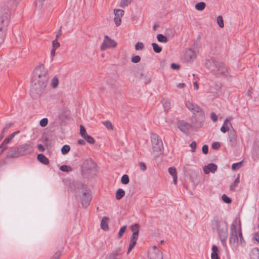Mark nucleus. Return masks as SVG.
<instances>
[{"instance_id": "55", "label": "nucleus", "mask_w": 259, "mask_h": 259, "mask_svg": "<svg viewBox=\"0 0 259 259\" xmlns=\"http://www.w3.org/2000/svg\"><path fill=\"white\" fill-rule=\"evenodd\" d=\"M139 166H140V169L142 171H145L146 169V168H147L146 165H145V164L144 162H140L139 163Z\"/></svg>"}, {"instance_id": "49", "label": "nucleus", "mask_w": 259, "mask_h": 259, "mask_svg": "<svg viewBox=\"0 0 259 259\" xmlns=\"http://www.w3.org/2000/svg\"><path fill=\"white\" fill-rule=\"evenodd\" d=\"M131 60H132V62H133L134 63H137L140 61L141 57L138 55H136V56L133 57L131 59Z\"/></svg>"}, {"instance_id": "10", "label": "nucleus", "mask_w": 259, "mask_h": 259, "mask_svg": "<svg viewBox=\"0 0 259 259\" xmlns=\"http://www.w3.org/2000/svg\"><path fill=\"white\" fill-rule=\"evenodd\" d=\"M149 259H163L162 252L156 246H153L149 250Z\"/></svg>"}, {"instance_id": "3", "label": "nucleus", "mask_w": 259, "mask_h": 259, "mask_svg": "<svg viewBox=\"0 0 259 259\" xmlns=\"http://www.w3.org/2000/svg\"><path fill=\"white\" fill-rule=\"evenodd\" d=\"M205 65L212 73L217 76L226 75L227 73V68L220 61L213 59L207 60L206 61Z\"/></svg>"}, {"instance_id": "28", "label": "nucleus", "mask_w": 259, "mask_h": 259, "mask_svg": "<svg viewBox=\"0 0 259 259\" xmlns=\"http://www.w3.org/2000/svg\"><path fill=\"white\" fill-rule=\"evenodd\" d=\"M93 164V161L91 159H89L86 160L83 163V166L84 168L86 169H90V167L89 165H92Z\"/></svg>"}, {"instance_id": "30", "label": "nucleus", "mask_w": 259, "mask_h": 259, "mask_svg": "<svg viewBox=\"0 0 259 259\" xmlns=\"http://www.w3.org/2000/svg\"><path fill=\"white\" fill-rule=\"evenodd\" d=\"M169 174L172 177H176L177 176L176 168L175 167H170L168 169Z\"/></svg>"}, {"instance_id": "41", "label": "nucleus", "mask_w": 259, "mask_h": 259, "mask_svg": "<svg viewBox=\"0 0 259 259\" xmlns=\"http://www.w3.org/2000/svg\"><path fill=\"white\" fill-rule=\"evenodd\" d=\"M83 139H85L90 144H94L95 142L94 138L88 135H87L85 136H84Z\"/></svg>"}, {"instance_id": "20", "label": "nucleus", "mask_w": 259, "mask_h": 259, "mask_svg": "<svg viewBox=\"0 0 259 259\" xmlns=\"http://www.w3.org/2000/svg\"><path fill=\"white\" fill-rule=\"evenodd\" d=\"M108 221L109 219L106 217H104L101 222V228L104 230H107L108 229Z\"/></svg>"}, {"instance_id": "24", "label": "nucleus", "mask_w": 259, "mask_h": 259, "mask_svg": "<svg viewBox=\"0 0 259 259\" xmlns=\"http://www.w3.org/2000/svg\"><path fill=\"white\" fill-rule=\"evenodd\" d=\"M240 182L239 176H238L236 179L235 180L234 183L232 184L230 186V190L231 191H234L236 188L237 187L238 184Z\"/></svg>"}, {"instance_id": "12", "label": "nucleus", "mask_w": 259, "mask_h": 259, "mask_svg": "<svg viewBox=\"0 0 259 259\" xmlns=\"http://www.w3.org/2000/svg\"><path fill=\"white\" fill-rule=\"evenodd\" d=\"M178 126L180 130L186 134L189 133L190 130L192 127L190 123L184 120H180L178 123Z\"/></svg>"}, {"instance_id": "50", "label": "nucleus", "mask_w": 259, "mask_h": 259, "mask_svg": "<svg viewBox=\"0 0 259 259\" xmlns=\"http://www.w3.org/2000/svg\"><path fill=\"white\" fill-rule=\"evenodd\" d=\"M222 200L227 203H230L231 202V199L228 197L226 194H223L222 196Z\"/></svg>"}, {"instance_id": "35", "label": "nucleus", "mask_w": 259, "mask_h": 259, "mask_svg": "<svg viewBox=\"0 0 259 259\" xmlns=\"http://www.w3.org/2000/svg\"><path fill=\"white\" fill-rule=\"evenodd\" d=\"M102 124L108 130H112L113 128L112 123L109 120L102 122Z\"/></svg>"}, {"instance_id": "15", "label": "nucleus", "mask_w": 259, "mask_h": 259, "mask_svg": "<svg viewBox=\"0 0 259 259\" xmlns=\"http://www.w3.org/2000/svg\"><path fill=\"white\" fill-rule=\"evenodd\" d=\"M232 119V117H229L225 120L223 125L221 127V129H220L222 133H225L229 131L230 127L233 128L232 124L230 122V121Z\"/></svg>"}, {"instance_id": "22", "label": "nucleus", "mask_w": 259, "mask_h": 259, "mask_svg": "<svg viewBox=\"0 0 259 259\" xmlns=\"http://www.w3.org/2000/svg\"><path fill=\"white\" fill-rule=\"evenodd\" d=\"M124 191L122 189H118L116 192V198L117 200H120L124 196Z\"/></svg>"}, {"instance_id": "17", "label": "nucleus", "mask_w": 259, "mask_h": 259, "mask_svg": "<svg viewBox=\"0 0 259 259\" xmlns=\"http://www.w3.org/2000/svg\"><path fill=\"white\" fill-rule=\"evenodd\" d=\"M218 166L215 164L211 163L203 167V171L205 174H208L211 172L214 173L217 169Z\"/></svg>"}, {"instance_id": "59", "label": "nucleus", "mask_w": 259, "mask_h": 259, "mask_svg": "<svg viewBox=\"0 0 259 259\" xmlns=\"http://www.w3.org/2000/svg\"><path fill=\"white\" fill-rule=\"evenodd\" d=\"M202 150L203 153L206 154L208 153V147L206 145H204L202 146Z\"/></svg>"}, {"instance_id": "44", "label": "nucleus", "mask_w": 259, "mask_h": 259, "mask_svg": "<svg viewBox=\"0 0 259 259\" xmlns=\"http://www.w3.org/2000/svg\"><path fill=\"white\" fill-rule=\"evenodd\" d=\"M252 239L254 243H259V232H255L254 234Z\"/></svg>"}, {"instance_id": "53", "label": "nucleus", "mask_w": 259, "mask_h": 259, "mask_svg": "<svg viewBox=\"0 0 259 259\" xmlns=\"http://www.w3.org/2000/svg\"><path fill=\"white\" fill-rule=\"evenodd\" d=\"M210 117H211L212 120L214 122H217V121L218 120V116L217 115V114L215 113L212 112L210 114Z\"/></svg>"}, {"instance_id": "18", "label": "nucleus", "mask_w": 259, "mask_h": 259, "mask_svg": "<svg viewBox=\"0 0 259 259\" xmlns=\"http://www.w3.org/2000/svg\"><path fill=\"white\" fill-rule=\"evenodd\" d=\"M228 136L229 145L231 146H233L235 144L237 138L236 133L235 131L233 129L232 130H231L228 134Z\"/></svg>"}, {"instance_id": "64", "label": "nucleus", "mask_w": 259, "mask_h": 259, "mask_svg": "<svg viewBox=\"0 0 259 259\" xmlns=\"http://www.w3.org/2000/svg\"><path fill=\"white\" fill-rule=\"evenodd\" d=\"M108 259H118L116 254H111Z\"/></svg>"}, {"instance_id": "8", "label": "nucleus", "mask_w": 259, "mask_h": 259, "mask_svg": "<svg viewBox=\"0 0 259 259\" xmlns=\"http://www.w3.org/2000/svg\"><path fill=\"white\" fill-rule=\"evenodd\" d=\"M151 140L153 152H160L163 144L159 136L156 134H153L151 135Z\"/></svg>"}, {"instance_id": "40", "label": "nucleus", "mask_w": 259, "mask_h": 259, "mask_svg": "<svg viewBox=\"0 0 259 259\" xmlns=\"http://www.w3.org/2000/svg\"><path fill=\"white\" fill-rule=\"evenodd\" d=\"M9 143L6 142V141L4 140L3 143L0 145V154L3 152V151L7 148V144Z\"/></svg>"}, {"instance_id": "2", "label": "nucleus", "mask_w": 259, "mask_h": 259, "mask_svg": "<svg viewBox=\"0 0 259 259\" xmlns=\"http://www.w3.org/2000/svg\"><path fill=\"white\" fill-rule=\"evenodd\" d=\"M229 243L231 245L236 246L245 245V242L242 235L240 220H234L230 226Z\"/></svg>"}, {"instance_id": "4", "label": "nucleus", "mask_w": 259, "mask_h": 259, "mask_svg": "<svg viewBox=\"0 0 259 259\" xmlns=\"http://www.w3.org/2000/svg\"><path fill=\"white\" fill-rule=\"evenodd\" d=\"M216 226L218 235L222 245L226 247L228 235V224L226 221L221 220L217 222Z\"/></svg>"}, {"instance_id": "39", "label": "nucleus", "mask_w": 259, "mask_h": 259, "mask_svg": "<svg viewBox=\"0 0 259 259\" xmlns=\"http://www.w3.org/2000/svg\"><path fill=\"white\" fill-rule=\"evenodd\" d=\"M217 23H218L219 26L221 28H223L224 26V21H223V18L222 16H218L217 17Z\"/></svg>"}, {"instance_id": "5", "label": "nucleus", "mask_w": 259, "mask_h": 259, "mask_svg": "<svg viewBox=\"0 0 259 259\" xmlns=\"http://www.w3.org/2000/svg\"><path fill=\"white\" fill-rule=\"evenodd\" d=\"M10 12L9 9L2 8L0 13V29L7 30L10 20Z\"/></svg>"}, {"instance_id": "21", "label": "nucleus", "mask_w": 259, "mask_h": 259, "mask_svg": "<svg viewBox=\"0 0 259 259\" xmlns=\"http://www.w3.org/2000/svg\"><path fill=\"white\" fill-rule=\"evenodd\" d=\"M37 158L39 162L44 164H48L49 163V160L47 157L42 154H38Z\"/></svg>"}, {"instance_id": "25", "label": "nucleus", "mask_w": 259, "mask_h": 259, "mask_svg": "<svg viewBox=\"0 0 259 259\" xmlns=\"http://www.w3.org/2000/svg\"><path fill=\"white\" fill-rule=\"evenodd\" d=\"M157 38L158 41L162 43H166L168 41L167 38L162 34H158L157 35Z\"/></svg>"}, {"instance_id": "52", "label": "nucleus", "mask_w": 259, "mask_h": 259, "mask_svg": "<svg viewBox=\"0 0 259 259\" xmlns=\"http://www.w3.org/2000/svg\"><path fill=\"white\" fill-rule=\"evenodd\" d=\"M144 48V44L142 42H138L135 45L136 50H141Z\"/></svg>"}, {"instance_id": "9", "label": "nucleus", "mask_w": 259, "mask_h": 259, "mask_svg": "<svg viewBox=\"0 0 259 259\" xmlns=\"http://www.w3.org/2000/svg\"><path fill=\"white\" fill-rule=\"evenodd\" d=\"M116 45V42L113 39L110 38L108 35H105L103 42L101 45V49L105 50L108 48H114Z\"/></svg>"}, {"instance_id": "27", "label": "nucleus", "mask_w": 259, "mask_h": 259, "mask_svg": "<svg viewBox=\"0 0 259 259\" xmlns=\"http://www.w3.org/2000/svg\"><path fill=\"white\" fill-rule=\"evenodd\" d=\"M59 83L58 78L56 76H54L51 80V84L53 88H56Z\"/></svg>"}, {"instance_id": "13", "label": "nucleus", "mask_w": 259, "mask_h": 259, "mask_svg": "<svg viewBox=\"0 0 259 259\" xmlns=\"http://www.w3.org/2000/svg\"><path fill=\"white\" fill-rule=\"evenodd\" d=\"M196 57V54L195 52L190 49L185 52L184 60L187 62H192Z\"/></svg>"}, {"instance_id": "60", "label": "nucleus", "mask_w": 259, "mask_h": 259, "mask_svg": "<svg viewBox=\"0 0 259 259\" xmlns=\"http://www.w3.org/2000/svg\"><path fill=\"white\" fill-rule=\"evenodd\" d=\"M61 255V251H57L54 255L52 259H59Z\"/></svg>"}, {"instance_id": "57", "label": "nucleus", "mask_w": 259, "mask_h": 259, "mask_svg": "<svg viewBox=\"0 0 259 259\" xmlns=\"http://www.w3.org/2000/svg\"><path fill=\"white\" fill-rule=\"evenodd\" d=\"M9 129V127H5L2 132H1V136H0V139H3L4 137V134L6 132H7Z\"/></svg>"}, {"instance_id": "63", "label": "nucleus", "mask_w": 259, "mask_h": 259, "mask_svg": "<svg viewBox=\"0 0 259 259\" xmlns=\"http://www.w3.org/2000/svg\"><path fill=\"white\" fill-rule=\"evenodd\" d=\"M56 49H54L53 48H52L51 51V53H50V55H51V57L52 58V60H53V57L55 56V51H56Z\"/></svg>"}, {"instance_id": "31", "label": "nucleus", "mask_w": 259, "mask_h": 259, "mask_svg": "<svg viewBox=\"0 0 259 259\" xmlns=\"http://www.w3.org/2000/svg\"><path fill=\"white\" fill-rule=\"evenodd\" d=\"M60 169L62 171H65V172H69V171H72V170L71 166L66 165H61L60 167Z\"/></svg>"}, {"instance_id": "48", "label": "nucleus", "mask_w": 259, "mask_h": 259, "mask_svg": "<svg viewBox=\"0 0 259 259\" xmlns=\"http://www.w3.org/2000/svg\"><path fill=\"white\" fill-rule=\"evenodd\" d=\"M126 229V226H123L120 228L119 231L118 232V234L119 238H120L122 236V235L125 231Z\"/></svg>"}, {"instance_id": "6", "label": "nucleus", "mask_w": 259, "mask_h": 259, "mask_svg": "<svg viewBox=\"0 0 259 259\" xmlns=\"http://www.w3.org/2000/svg\"><path fill=\"white\" fill-rule=\"evenodd\" d=\"M185 104L187 109L194 115L196 116L198 115L203 117V111L202 109L197 104H195L189 100L186 101Z\"/></svg>"}, {"instance_id": "7", "label": "nucleus", "mask_w": 259, "mask_h": 259, "mask_svg": "<svg viewBox=\"0 0 259 259\" xmlns=\"http://www.w3.org/2000/svg\"><path fill=\"white\" fill-rule=\"evenodd\" d=\"M82 194L80 196L82 205L83 207H87L90 203L92 199V195L90 192L87 189L85 186H82L81 188Z\"/></svg>"}, {"instance_id": "23", "label": "nucleus", "mask_w": 259, "mask_h": 259, "mask_svg": "<svg viewBox=\"0 0 259 259\" xmlns=\"http://www.w3.org/2000/svg\"><path fill=\"white\" fill-rule=\"evenodd\" d=\"M206 7V4L205 3L201 2L198 3H197L195 6V8L198 11H203Z\"/></svg>"}, {"instance_id": "46", "label": "nucleus", "mask_w": 259, "mask_h": 259, "mask_svg": "<svg viewBox=\"0 0 259 259\" xmlns=\"http://www.w3.org/2000/svg\"><path fill=\"white\" fill-rule=\"evenodd\" d=\"M48 123V120L47 118H44L40 120L39 124L41 127H45L47 125Z\"/></svg>"}, {"instance_id": "42", "label": "nucleus", "mask_w": 259, "mask_h": 259, "mask_svg": "<svg viewBox=\"0 0 259 259\" xmlns=\"http://www.w3.org/2000/svg\"><path fill=\"white\" fill-rule=\"evenodd\" d=\"M45 1L46 0H35V3L36 6L39 9H41Z\"/></svg>"}, {"instance_id": "54", "label": "nucleus", "mask_w": 259, "mask_h": 259, "mask_svg": "<svg viewBox=\"0 0 259 259\" xmlns=\"http://www.w3.org/2000/svg\"><path fill=\"white\" fill-rule=\"evenodd\" d=\"M139 236L138 233H133L131 240L137 242Z\"/></svg>"}, {"instance_id": "19", "label": "nucleus", "mask_w": 259, "mask_h": 259, "mask_svg": "<svg viewBox=\"0 0 259 259\" xmlns=\"http://www.w3.org/2000/svg\"><path fill=\"white\" fill-rule=\"evenodd\" d=\"M212 252L211 253V259H220L219 256V250L218 247L215 245H213L211 247Z\"/></svg>"}, {"instance_id": "36", "label": "nucleus", "mask_w": 259, "mask_h": 259, "mask_svg": "<svg viewBox=\"0 0 259 259\" xmlns=\"http://www.w3.org/2000/svg\"><path fill=\"white\" fill-rule=\"evenodd\" d=\"M152 46L153 49L155 52L157 53L161 52V51L162 50V48L160 47H159L157 44L152 43Z\"/></svg>"}, {"instance_id": "11", "label": "nucleus", "mask_w": 259, "mask_h": 259, "mask_svg": "<svg viewBox=\"0 0 259 259\" xmlns=\"http://www.w3.org/2000/svg\"><path fill=\"white\" fill-rule=\"evenodd\" d=\"M22 156L31 153L33 151V145L30 142L19 146Z\"/></svg>"}, {"instance_id": "26", "label": "nucleus", "mask_w": 259, "mask_h": 259, "mask_svg": "<svg viewBox=\"0 0 259 259\" xmlns=\"http://www.w3.org/2000/svg\"><path fill=\"white\" fill-rule=\"evenodd\" d=\"M162 104L164 107V110L167 111L170 107L171 103L169 100H163L162 101Z\"/></svg>"}, {"instance_id": "47", "label": "nucleus", "mask_w": 259, "mask_h": 259, "mask_svg": "<svg viewBox=\"0 0 259 259\" xmlns=\"http://www.w3.org/2000/svg\"><path fill=\"white\" fill-rule=\"evenodd\" d=\"M80 134L82 138L88 135L85 129L82 125H80Z\"/></svg>"}, {"instance_id": "43", "label": "nucleus", "mask_w": 259, "mask_h": 259, "mask_svg": "<svg viewBox=\"0 0 259 259\" xmlns=\"http://www.w3.org/2000/svg\"><path fill=\"white\" fill-rule=\"evenodd\" d=\"M131 230L133 233L139 234V226L138 224H135L131 227Z\"/></svg>"}, {"instance_id": "1", "label": "nucleus", "mask_w": 259, "mask_h": 259, "mask_svg": "<svg viewBox=\"0 0 259 259\" xmlns=\"http://www.w3.org/2000/svg\"><path fill=\"white\" fill-rule=\"evenodd\" d=\"M49 76L44 65L35 68L31 80L30 94L33 98H37L45 91L48 84Z\"/></svg>"}, {"instance_id": "34", "label": "nucleus", "mask_w": 259, "mask_h": 259, "mask_svg": "<svg viewBox=\"0 0 259 259\" xmlns=\"http://www.w3.org/2000/svg\"><path fill=\"white\" fill-rule=\"evenodd\" d=\"M6 31L7 30L0 29V45L4 41Z\"/></svg>"}, {"instance_id": "32", "label": "nucleus", "mask_w": 259, "mask_h": 259, "mask_svg": "<svg viewBox=\"0 0 259 259\" xmlns=\"http://www.w3.org/2000/svg\"><path fill=\"white\" fill-rule=\"evenodd\" d=\"M132 1L133 0H121L120 6L122 8L127 7L132 3Z\"/></svg>"}, {"instance_id": "14", "label": "nucleus", "mask_w": 259, "mask_h": 259, "mask_svg": "<svg viewBox=\"0 0 259 259\" xmlns=\"http://www.w3.org/2000/svg\"><path fill=\"white\" fill-rule=\"evenodd\" d=\"M114 21L115 25L118 26L121 22V18L124 15V11L121 9H115L114 10Z\"/></svg>"}, {"instance_id": "61", "label": "nucleus", "mask_w": 259, "mask_h": 259, "mask_svg": "<svg viewBox=\"0 0 259 259\" xmlns=\"http://www.w3.org/2000/svg\"><path fill=\"white\" fill-rule=\"evenodd\" d=\"M37 147L40 151L44 152L45 150L44 146L42 144H38Z\"/></svg>"}, {"instance_id": "16", "label": "nucleus", "mask_w": 259, "mask_h": 259, "mask_svg": "<svg viewBox=\"0 0 259 259\" xmlns=\"http://www.w3.org/2000/svg\"><path fill=\"white\" fill-rule=\"evenodd\" d=\"M22 156L19 147L11 148L7 154V157L14 158Z\"/></svg>"}, {"instance_id": "37", "label": "nucleus", "mask_w": 259, "mask_h": 259, "mask_svg": "<svg viewBox=\"0 0 259 259\" xmlns=\"http://www.w3.org/2000/svg\"><path fill=\"white\" fill-rule=\"evenodd\" d=\"M130 180L128 176L127 175H124L122 176L121 179V182L124 185L127 184L129 183Z\"/></svg>"}, {"instance_id": "38", "label": "nucleus", "mask_w": 259, "mask_h": 259, "mask_svg": "<svg viewBox=\"0 0 259 259\" xmlns=\"http://www.w3.org/2000/svg\"><path fill=\"white\" fill-rule=\"evenodd\" d=\"M70 148L69 145H64L61 149V152L63 154H66L69 151Z\"/></svg>"}, {"instance_id": "51", "label": "nucleus", "mask_w": 259, "mask_h": 259, "mask_svg": "<svg viewBox=\"0 0 259 259\" xmlns=\"http://www.w3.org/2000/svg\"><path fill=\"white\" fill-rule=\"evenodd\" d=\"M60 43L58 41L57 39H56L54 40L52 42V46L53 48L54 49H57L60 47Z\"/></svg>"}, {"instance_id": "29", "label": "nucleus", "mask_w": 259, "mask_h": 259, "mask_svg": "<svg viewBox=\"0 0 259 259\" xmlns=\"http://www.w3.org/2000/svg\"><path fill=\"white\" fill-rule=\"evenodd\" d=\"M20 131H17L14 133H13L12 134H11L10 135H9V136L8 137V138H6L5 140L6 141V142H8V143H10V142L12 140V139L16 135H18V134L20 133Z\"/></svg>"}, {"instance_id": "56", "label": "nucleus", "mask_w": 259, "mask_h": 259, "mask_svg": "<svg viewBox=\"0 0 259 259\" xmlns=\"http://www.w3.org/2000/svg\"><path fill=\"white\" fill-rule=\"evenodd\" d=\"M196 143L195 141L192 142L190 144V147L192 149V151L194 152L196 148Z\"/></svg>"}, {"instance_id": "58", "label": "nucleus", "mask_w": 259, "mask_h": 259, "mask_svg": "<svg viewBox=\"0 0 259 259\" xmlns=\"http://www.w3.org/2000/svg\"><path fill=\"white\" fill-rule=\"evenodd\" d=\"M220 144L219 142H214L212 144V148L214 149H218L220 148Z\"/></svg>"}, {"instance_id": "45", "label": "nucleus", "mask_w": 259, "mask_h": 259, "mask_svg": "<svg viewBox=\"0 0 259 259\" xmlns=\"http://www.w3.org/2000/svg\"><path fill=\"white\" fill-rule=\"evenodd\" d=\"M136 242H137L131 240L127 254H128L131 252L134 246L136 245Z\"/></svg>"}, {"instance_id": "62", "label": "nucleus", "mask_w": 259, "mask_h": 259, "mask_svg": "<svg viewBox=\"0 0 259 259\" xmlns=\"http://www.w3.org/2000/svg\"><path fill=\"white\" fill-rule=\"evenodd\" d=\"M171 68L173 69H178L180 68V66L175 63H172L171 64Z\"/></svg>"}, {"instance_id": "33", "label": "nucleus", "mask_w": 259, "mask_h": 259, "mask_svg": "<svg viewBox=\"0 0 259 259\" xmlns=\"http://www.w3.org/2000/svg\"><path fill=\"white\" fill-rule=\"evenodd\" d=\"M242 164V161L237 163H234L232 165V168L234 170H237L241 167Z\"/></svg>"}]
</instances>
